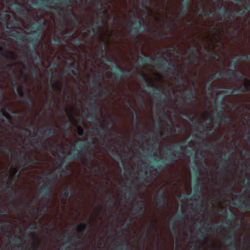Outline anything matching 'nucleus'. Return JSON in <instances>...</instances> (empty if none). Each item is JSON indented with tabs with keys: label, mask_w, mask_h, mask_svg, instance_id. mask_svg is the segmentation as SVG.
Masks as SVG:
<instances>
[{
	"label": "nucleus",
	"mask_w": 250,
	"mask_h": 250,
	"mask_svg": "<svg viewBox=\"0 0 250 250\" xmlns=\"http://www.w3.org/2000/svg\"><path fill=\"white\" fill-rule=\"evenodd\" d=\"M117 74L113 73V79L116 83L121 82L123 75L128 76L131 73L130 69H125L120 66H117Z\"/></svg>",
	"instance_id": "9d476101"
},
{
	"label": "nucleus",
	"mask_w": 250,
	"mask_h": 250,
	"mask_svg": "<svg viewBox=\"0 0 250 250\" xmlns=\"http://www.w3.org/2000/svg\"><path fill=\"white\" fill-rule=\"evenodd\" d=\"M203 188V183L200 181L199 185L195 188L194 192L192 194L193 197H199L202 196Z\"/></svg>",
	"instance_id": "473e14b6"
},
{
	"label": "nucleus",
	"mask_w": 250,
	"mask_h": 250,
	"mask_svg": "<svg viewBox=\"0 0 250 250\" xmlns=\"http://www.w3.org/2000/svg\"><path fill=\"white\" fill-rule=\"evenodd\" d=\"M176 83L181 84L183 85L185 83V80L183 77L181 76L179 74L174 77Z\"/></svg>",
	"instance_id": "864d4df0"
},
{
	"label": "nucleus",
	"mask_w": 250,
	"mask_h": 250,
	"mask_svg": "<svg viewBox=\"0 0 250 250\" xmlns=\"http://www.w3.org/2000/svg\"><path fill=\"white\" fill-rule=\"evenodd\" d=\"M229 10V8L225 5L224 4H222L218 9V12L220 14L221 16H226L228 11Z\"/></svg>",
	"instance_id": "c03bdc74"
},
{
	"label": "nucleus",
	"mask_w": 250,
	"mask_h": 250,
	"mask_svg": "<svg viewBox=\"0 0 250 250\" xmlns=\"http://www.w3.org/2000/svg\"><path fill=\"white\" fill-rule=\"evenodd\" d=\"M0 146L3 148V151L8 154L11 157L13 156V150L12 149L8 146H5L0 144Z\"/></svg>",
	"instance_id": "a18cd8bd"
},
{
	"label": "nucleus",
	"mask_w": 250,
	"mask_h": 250,
	"mask_svg": "<svg viewBox=\"0 0 250 250\" xmlns=\"http://www.w3.org/2000/svg\"><path fill=\"white\" fill-rule=\"evenodd\" d=\"M231 235L233 236V238H231L229 237H227L226 242L229 245L235 246L236 244L235 233L234 232L232 233Z\"/></svg>",
	"instance_id": "37998d69"
},
{
	"label": "nucleus",
	"mask_w": 250,
	"mask_h": 250,
	"mask_svg": "<svg viewBox=\"0 0 250 250\" xmlns=\"http://www.w3.org/2000/svg\"><path fill=\"white\" fill-rule=\"evenodd\" d=\"M22 100L23 103L26 104L28 107H31L34 106L36 104V102L31 99L29 94L27 95V96Z\"/></svg>",
	"instance_id": "f704fd0d"
},
{
	"label": "nucleus",
	"mask_w": 250,
	"mask_h": 250,
	"mask_svg": "<svg viewBox=\"0 0 250 250\" xmlns=\"http://www.w3.org/2000/svg\"><path fill=\"white\" fill-rule=\"evenodd\" d=\"M201 222H199L198 223L196 224V228L198 229L201 232H202V233L203 234V230H205L206 232H211V230H210V229L211 228H212V227H214V228H215L216 229H218L219 228V225H213L212 224H207L206 223H204V225L205 226H207V227H205L204 228H202L201 227Z\"/></svg>",
	"instance_id": "4be33fe9"
},
{
	"label": "nucleus",
	"mask_w": 250,
	"mask_h": 250,
	"mask_svg": "<svg viewBox=\"0 0 250 250\" xmlns=\"http://www.w3.org/2000/svg\"><path fill=\"white\" fill-rule=\"evenodd\" d=\"M215 119L216 123L218 125H227L229 124L231 121L230 117L225 113H222L220 115H219L218 114H216L215 117Z\"/></svg>",
	"instance_id": "ddd939ff"
},
{
	"label": "nucleus",
	"mask_w": 250,
	"mask_h": 250,
	"mask_svg": "<svg viewBox=\"0 0 250 250\" xmlns=\"http://www.w3.org/2000/svg\"><path fill=\"white\" fill-rule=\"evenodd\" d=\"M184 215L185 213L184 211L181 210L180 212L174 217V218L173 219V222H175L184 221L185 220Z\"/></svg>",
	"instance_id": "a19ab883"
},
{
	"label": "nucleus",
	"mask_w": 250,
	"mask_h": 250,
	"mask_svg": "<svg viewBox=\"0 0 250 250\" xmlns=\"http://www.w3.org/2000/svg\"><path fill=\"white\" fill-rule=\"evenodd\" d=\"M105 45L103 44V43H101L99 45V46L97 48V51L100 53L101 54L104 55H105V51H104V49H105Z\"/></svg>",
	"instance_id": "13d9d810"
},
{
	"label": "nucleus",
	"mask_w": 250,
	"mask_h": 250,
	"mask_svg": "<svg viewBox=\"0 0 250 250\" xmlns=\"http://www.w3.org/2000/svg\"><path fill=\"white\" fill-rule=\"evenodd\" d=\"M66 7L67 8L66 12L62 14L63 15V17L64 16L67 17L70 14V13H71L72 11H74L73 9V6L72 5L69 4Z\"/></svg>",
	"instance_id": "4d7b16f0"
},
{
	"label": "nucleus",
	"mask_w": 250,
	"mask_h": 250,
	"mask_svg": "<svg viewBox=\"0 0 250 250\" xmlns=\"http://www.w3.org/2000/svg\"><path fill=\"white\" fill-rule=\"evenodd\" d=\"M7 66L9 68V69H7L4 67H3L2 68V70L3 72H10L12 73V74L9 76V80L10 83L13 85L15 89H16L17 87H19L17 85V72L12 68V65L11 64H7Z\"/></svg>",
	"instance_id": "9b49d317"
},
{
	"label": "nucleus",
	"mask_w": 250,
	"mask_h": 250,
	"mask_svg": "<svg viewBox=\"0 0 250 250\" xmlns=\"http://www.w3.org/2000/svg\"><path fill=\"white\" fill-rule=\"evenodd\" d=\"M195 47L194 46H191L190 47V49L188 51V53L193 55L192 57H189L188 58V59L189 61H191L192 63L193 64L198 63L200 60L199 57L197 55V54L195 53Z\"/></svg>",
	"instance_id": "5701e85b"
},
{
	"label": "nucleus",
	"mask_w": 250,
	"mask_h": 250,
	"mask_svg": "<svg viewBox=\"0 0 250 250\" xmlns=\"http://www.w3.org/2000/svg\"><path fill=\"white\" fill-rule=\"evenodd\" d=\"M15 90L17 92L19 96L22 99L25 98L27 95H28L25 91V87L23 82H22L21 85L18 87H17Z\"/></svg>",
	"instance_id": "c756f323"
},
{
	"label": "nucleus",
	"mask_w": 250,
	"mask_h": 250,
	"mask_svg": "<svg viewBox=\"0 0 250 250\" xmlns=\"http://www.w3.org/2000/svg\"><path fill=\"white\" fill-rule=\"evenodd\" d=\"M91 131L94 132L95 135L100 139L106 136V131L104 126L101 125L99 128H92Z\"/></svg>",
	"instance_id": "a878e982"
},
{
	"label": "nucleus",
	"mask_w": 250,
	"mask_h": 250,
	"mask_svg": "<svg viewBox=\"0 0 250 250\" xmlns=\"http://www.w3.org/2000/svg\"><path fill=\"white\" fill-rule=\"evenodd\" d=\"M77 128L78 135L80 136H83L84 133V130L83 128L80 125H77Z\"/></svg>",
	"instance_id": "680f3d73"
},
{
	"label": "nucleus",
	"mask_w": 250,
	"mask_h": 250,
	"mask_svg": "<svg viewBox=\"0 0 250 250\" xmlns=\"http://www.w3.org/2000/svg\"><path fill=\"white\" fill-rule=\"evenodd\" d=\"M197 13L203 18L209 16L210 13L209 11L205 9L204 7L198 10Z\"/></svg>",
	"instance_id": "ea45409f"
},
{
	"label": "nucleus",
	"mask_w": 250,
	"mask_h": 250,
	"mask_svg": "<svg viewBox=\"0 0 250 250\" xmlns=\"http://www.w3.org/2000/svg\"><path fill=\"white\" fill-rule=\"evenodd\" d=\"M75 26H73L71 30L68 29L64 30V32H62V34L63 35V36H62V37H63L62 39H65V40L66 39L70 40L73 36V32L75 29Z\"/></svg>",
	"instance_id": "c9c22d12"
},
{
	"label": "nucleus",
	"mask_w": 250,
	"mask_h": 250,
	"mask_svg": "<svg viewBox=\"0 0 250 250\" xmlns=\"http://www.w3.org/2000/svg\"><path fill=\"white\" fill-rule=\"evenodd\" d=\"M76 230L78 232H85L88 231V227L86 224L82 223L77 226Z\"/></svg>",
	"instance_id": "58836bf2"
},
{
	"label": "nucleus",
	"mask_w": 250,
	"mask_h": 250,
	"mask_svg": "<svg viewBox=\"0 0 250 250\" xmlns=\"http://www.w3.org/2000/svg\"><path fill=\"white\" fill-rule=\"evenodd\" d=\"M104 59H105V61L107 62V63L108 64L111 65L113 67L116 66V68H113L112 69V70L116 71L117 70V66H119L116 62H114L112 60L106 57L105 56H104L103 57Z\"/></svg>",
	"instance_id": "49530a36"
},
{
	"label": "nucleus",
	"mask_w": 250,
	"mask_h": 250,
	"mask_svg": "<svg viewBox=\"0 0 250 250\" xmlns=\"http://www.w3.org/2000/svg\"><path fill=\"white\" fill-rule=\"evenodd\" d=\"M61 196L64 198H71L73 197L72 189L69 187L63 189L61 192Z\"/></svg>",
	"instance_id": "72a5a7b5"
},
{
	"label": "nucleus",
	"mask_w": 250,
	"mask_h": 250,
	"mask_svg": "<svg viewBox=\"0 0 250 250\" xmlns=\"http://www.w3.org/2000/svg\"><path fill=\"white\" fill-rule=\"evenodd\" d=\"M93 146H87L86 144L80 143L77 148H74L73 150L68 153L63 158V164L57 167V173L61 177L62 173L66 175L68 173V169L66 168V165L71 161L78 160L79 162L87 168V164H91L93 161V157L91 150L93 148Z\"/></svg>",
	"instance_id": "f257e3e1"
},
{
	"label": "nucleus",
	"mask_w": 250,
	"mask_h": 250,
	"mask_svg": "<svg viewBox=\"0 0 250 250\" xmlns=\"http://www.w3.org/2000/svg\"><path fill=\"white\" fill-rule=\"evenodd\" d=\"M89 112L92 113L94 115L93 118V121L94 123L99 122V119L96 116L98 112L99 111V104L96 99L91 98L89 99Z\"/></svg>",
	"instance_id": "1a4fd4ad"
},
{
	"label": "nucleus",
	"mask_w": 250,
	"mask_h": 250,
	"mask_svg": "<svg viewBox=\"0 0 250 250\" xmlns=\"http://www.w3.org/2000/svg\"><path fill=\"white\" fill-rule=\"evenodd\" d=\"M89 30H88V36L89 38H93L98 35L97 28L95 26V24L92 22H88L87 23Z\"/></svg>",
	"instance_id": "393cba45"
},
{
	"label": "nucleus",
	"mask_w": 250,
	"mask_h": 250,
	"mask_svg": "<svg viewBox=\"0 0 250 250\" xmlns=\"http://www.w3.org/2000/svg\"><path fill=\"white\" fill-rule=\"evenodd\" d=\"M146 205L145 202L142 201L141 204L136 206L133 210V214L136 217H141L146 212Z\"/></svg>",
	"instance_id": "4468645a"
},
{
	"label": "nucleus",
	"mask_w": 250,
	"mask_h": 250,
	"mask_svg": "<svg viewBox=\"0 0 250 250\" xmlns=\"http://www.w3.org/2000/svg\"><path fill=\"white\" fill-rule=\"evenodd\" d=\"M45 25V21L43 20H39L31 23L30 25L32 30L27 37L30 41L31 50L27 52V53L34 56V59L37 62L40 61L38 56L35 53V47L37 43L42 39V33Z\"/></svg>",
	"instance_id": "f03ea898"
},
{
	"label": "nucleus",
	"mask_w": 250,
	"mask_h": 250,
	"mask_svg": "<svg viewBox=\"0 0 250 250\" xmlns=\"http://www.w3.org/2000/svg\"><path fill=\"white\" fill-rule=\"evenodd\" d=\"M139 79L144 82L149 87V91L155 94V99L157 102H162L166 99V95L161 92V89L160 87L156 86L154 84H151V81L149 79L147 75L145 73H141L139 77Z\"/></svg>",
	"instance_id": "39448f33"
},
{
	"label": "nucleus",
	"mask_w": 250,
	"mask_h": 250,
	"mask_svg": "<svg viewBox=\"0 0 250 250\" xmlns=\"http://www.w3.org/2000/svg\"><path fill=\"white\" fill-rule=\"evenodd\" d=\"M63 240H66V241L65 243V244H64V245L63 246V247L61 249H59V250H67V249L68 248H69L70 244L68 241V236H67V235L64 236V237H63Z\"/></svg>",
	"instance_id": "6e6d98bb"
},
{
	"label": "nucleus",
	"mask_w": 250,
	"mask_h": 250,
	"mask_svg": "<svg viewBox=\"0 0 250 250\" xmlns=\"http://www.w3.org/2000/svg\"><path fill=\"white\" fill-rule=\"evenodd\" d=\"M78 68L74 66V63H71L69 66H67L63 71L65 75L70 76L72 78L76 77L77 75V71Z\"/></svg>",
	"instance_id": "6ab92c4d"
},
{
	"label": "nucleus",
	"mask_w": 250,
	"mask_h": 250,
	"mask_svg": "<svg viewBox=\"0 0 250 250\" xmlns=\"http://www.w3.org/2000/svg\"><path fill=\"white\" fill-rule=\"evenodd\" d=\"M89 86L90 87L96 88V93L99 92L100 91V89L99 88L103 87V84L99 82L96 81H91L89 82Z\"/></svg>",
	"instance_id": "4c0bfd02"
},
{
	"label": "nucleus",
	"mask_w": 250,
	"mask_h": 250,
	"mask_svg": "<svg viewBox=\"0 0 250 250\" xmlns=\"http://www.w3.org/2000/svg\"><path fill=\"white\" fill-rule=\"evenodd\" d=\"M22 160L19 161L20 165L22 166L23 169H27L30 167L34 164V159L29 155L21 156Z\"/></svg>",
	"instance_id": "2eb2a0df"
},
{
	"label": "nucleus",
	"mask_w": 250,
	"mask_h": 250,
	"mask_svg": "<svg viewBox=\"0 0 250 250\" xmlns=\"http://www.w3.org/2000/svg\"><path fill=\"white\" fill-rule=\"evenodd\" d=\"M157 203L158 206L161 208H164L167 205V202L166 198H159L157 200Z\"/></svg>",
	"instance_id": "09e8293b"
},
{
	"label": "nucleus",
	"mask_w": 250,
	"mask_h": 250,
	"mask_svg": "<svg viewBox=\"0 0 250 250\" xmlns=\"http://www.w3.org/2000/svg\"><path fill=\"white\" fill-rule=\"evenodd\" d=\"M189 5V0H186L181 4V8L180 9L179 15L180 16L185 15L188 11V7Z\"/></svg>",
	"instance_id": "2f4dec72"
},
{
	"label": "nucleus",
	"mask_w": 250,
	"mask_h": 250,
	"mask_svg": "<svg viewBox=\"0 0 250 250\" xmlns=\"http://www.w3.org/2000/svg\"><path fill=\"white\" fill-rule=\"evenodd\" d=\"M30 137L31 139H30L29 142L30 143H34L37 144L39 142L40 138H41V136H40V138L35 136H30Z\"/></svg>",
	"instance_id": "338daca9"
},
{
	"label": "nucleus",
	"mask_w": 250,
	"mask_h": 250,
	"mask_svg": "<svg viewBox=\"0 0 250 250\" xmlns=\"http://www.w3.org/2000/svg\"><path fill=\"white\" fill-rule=\"evenodd\" d=\"M51 78V88L53 91L60 94L62 92L63 83L57 80V77L53 73L48 74Z\"/></svg>",
	"instance_id": "6e6552de"
},
{
	"label": "nucleus",
	"mask_w": 250,
	"mask_h": 250,
	"mask_svg": "<svg viewBox=\"0 0 250 250\" xmlns=\"http://www.w3.org/2000/svg\"><path fill=\"white\" fill-rule=\"evenodd\" d=\"M68 21L67 19H65L62 20V21L59 24L58 27L56 28L55 34L62 37L63 36L62 32H64V30L63 29L64 26H67Z\"/></svg>",
	"instance_id": "bb28decb"
},
{
	"label": "nucleus",
	"mask_w": 250,
	"mask_h": 250,
	"mask_svg": "<svg viewBox=\"0 0 250 250\" xmlns=\"http://www.w3.org/2000/svg\"><path fill=\"white\" fill-rule=\"evenodd\" d=\"M235 11H229L227 13L226 16L230 21H234L235 20V16L234 15Z\"/></svg>",
	"instance_id": "052dcab7"
},
{
	"label": "nucleus",
	"mask_w": 250,
	"mask_h": 250,
	"mask_svg": "<svg viewBox=\"0 0 250 250\" xmlns=\"http://www.w3.org/2000/svg\"><path fill=\"white\" fill-rule=\"evenodd\" d=\"M117 242L119 244L117 245V249L116 250H127L129 245L127 241L123 244H120V240H118Z\"/></svg>",
	"instance_id": "79ce46f5"
},
{
	"label": "nucleus",
	"mask_w": 250,
	"mask_h": 250,
	"mask_svg": "<svg viewBox=\"0 0 250 250\" xmlns=\"http://www.w3.org/2000/svg\"><path fill=\"white\" fill-rule=\"evenodd\" d=\"M21 65L23 68L24 70H27L30 73H31L34 78L37 79L38 78L39 75L38 71L37 69L31 64L30 63L29 65H26L25 63H21Z\"/></svg>",
	"instance_id": "aec40b11"
},
{
	"label": "nucleus",
	"mask_w": 250,
	"mask_h": 250,
	"mask_svg": "<svg viewBox=\"0 0 250 250\" xmlns=\"http://www.w3.org/2000/svg\"><path fill=\"white\" fill-rule=\"evenodd\" d=\"M188 152L191 156L194 158L193 163L196 166V167H194V169L195 170L196 174L198 177H200L201 176L202 174L198 167V163L195 157L197 153V150L194 148H192Z\"/></svg>",
	"instance_id": "b1692460"
},
{
	"label": "nucleus",
	"mask_w": 250,
	"mask_h": 250,
	"mask_svg": "<svg viewBox=\"0 0 250 250\" xmlns=\"http://www.w3.org/2000/svg\"><path fill=\"white\" fill-rule=\"evenodd\" d=\"M215 104H217V107L219 109V113H221V115L222 113H224V111H225V108L224 105V104L222 103V101H220L218 103H217L215 102Z\"/></svg>",
	"instance_id": "603ef678"
},
{
	"label": "nucleus",
	"mask_w": 250,
	"mask_h": 250,
	"mask_svg": "<svg viewBox=\"0 0 250 250\" xmlns=\"http://www.w3.org/2000/svg\"><path fill=\"white\" fill-rule=\"evenodd\" d=\"M234 204L243 210L250 209V199L249 198L247 200L245 198L243 200H239L234 203Z\"/></svg>",
	"instance_id": "a211bd4d"
},
{
	"label": "nucleus",
	"mask_w": 250,
	"mask_h": 250,
	"mask_svg": "<svg viewBox=\"0 0 250 250\" xmlns=\"http://www.w3.org/2000/svg\"><path fill=\"white\" fill-rule=\"evenodd\" d=\"M225 77H227L233 80L238 81L235 73L234 72H230L228 74H225Z\"/></svg>",
	"instance_id": "5fc2aeb1"
},
{
	"label": "nucleus",
	"mask_w": 250,
	"mask_h": 250,
	"mask_svg": "<svg viewBox=\"0 0 250 250\" xmlns=\"http://www.w3.org/2000/svg\"><path fill=\"white\" fill-rule=\"evenodd\" d=\"M1 115L5 118V119H2L1 120V123H2V124L3 125H4L5 126H7L10 124L11 123V116L9 115V114H8L7 112L5 111Z\"/></svg>",
	"instance_id": "e433bc0d"
},
{
	"label": "nucleus",
	"mask_w": 250,
	"mask_h": 250,
	"mask_svg": "<svg viewBox=\"0 0 250 250\" xmlns=\"http://www.w3.org/2000/svg\"><path fill=\"white\" fill-rule=\"evenodd\" d=\"M72 16L74 18V26H76L77 23L78 21L79 17L77 13H76L74 11H72L71 13Z\"/></svg>",
	"instance_id": "774afa93"
},
{
	"label": "nucleus",
	"mask_w": 250,
	"mask_h": 250,
	"mask_svg": "<svg viewBox=\"0 0 250 250\" xmlns=\"http://www.w3.org/2000/svg\"><path fill=\"white\" fill-rule=\"evenodd\" d=\"M150 0H142L141 5L145 9L147 10Z\"/></svg>",
	"instance_id": "e2e57ef3"
},
{
	"label": "nucleus",
	"mask_w": 250,
	"mask_h": 250,
	"mask_svg": "<svg viewBox=\"0 0 250 250\" xmlns=\"http://www.w3.org/2000/svg\"><path fill=\"white\" fill-rule=\"evenodd\" d=\"M141 53L144 56H145V54L144 53V52L143 51H142ZM153 60H154L152 58H150V57L148 58H146L145 57H139V62L142 63H144L146 62H150Z\"/></svg>",
	"instance_id": "de8ad7c7"
},
{
	"label": "nucleus",
	"mask_w": 250,
	"mask_h": 250,
	"mask_svg": "<svg viewBox=\"0 0 250 250\" xmlns=\"http://www.w3.org/2000/svg\"><path fill=\"white\" fill-rule=\"evenodd\" d=\"M228 216L229 217V219L225 222L226 223L227 222H231L235 218L236 215L233 213L232 211L230 209L229 213L228 214Z\"/></svg>",
	"instance_id": "bf43d9fd"
},
{
	"label": "nucleus",
	"mask_w": 250,
	"mask_h": 250,
	"mask_svg": "<svg viewBox=\"0 0 250 250\" xmlns=\"http://www.w3.org/2000/svg\"><path fill=\"white\" fill-rule=\"evenodd\" d=\"M173 147L175 148L173 150L167 148L163 159L156 165V167L160 170L167 168L172 163H177L179 160L178 155L181 154V151L184 150L185 146L178 145Z\"/></svg>",
	"instance_id": "20e7f679"
},
{
	"label": "nucleus",
	"mask_w": 250,
	"mask_h": 250,
	"mask_svg": "<svg viewBox=\"0 0 250 250\" xmlns=\"http://www.w3.org/2000/svg\"><path fill=\"white\" fill-rule=\"evenodd\" d=\"M87 168L92 170L95 173L98 174H101L106 169L105 166H101L100 165L98 166L97 168H96L94 166L90 164H87Z\"/></svg>",
	"instance_id": "7c9ffc66"
},
{
	"label": "nucleus",
	"mask_w": 250,
	"mask_h": 250,
	"mask_svg": "<svg viewBox=\"0 0 250 250\" xmlns=\"http://www.w3.org/2000/svg\"><path fill=\"white\" fill-rule=\"evenodd\" d=\"M104 17L103 15H101L100 19L96 20L93 23L95 24V26L98 29L99 27L102 26L104 24L103 21Z\"/></svg>",
	"instance_id": "8fccbe9b"
},
{
	"label": "nucleus",
	"mask_w": 250,
	"mask_h": 250,
	"mask_svg": "<svg viewBox=\"0 0 250 250\" xmlns=\"http://www.w3.org/2000/svg\"><path fill=\"white\" fill-rule=\"evenodd\" d=\"M29 1L31 5L37 8H41L44 10L51 8L55 9L57 14L59 16L60 21L63 19V15L61 13L70 3V0H29Z\"/></svg>",
	"instance_id": "7ed1b4c3"
},
{
	"label": "nucleus",
	"mask_w": 250,
	"mask_h": 250,
	"mask_svg": "<svg viewBox=\"0 0 250 250\" xmlns=\"http://www.w3.org/2000/svg\"><path fill=\"white\" fill-rule=\"evenodd\" d=\"M13 184L9 186L2 185L1 191L5 192L11 197H19L23 194V192L21 190H15L13 189Z\"/></svg>",
	"instance_id": "f8f14e48"
},
{
	"label": "nucleus",
	"mask_w": 250,
	"mask_h": 250,
	"mask_svg": "<svg viewBox=\"0 0 250 250\" xmlns=\"http://www.w3.org/2000/svg\"><path fill=\"white\" fill-rule=\"evenodd\" d=\"M68 88V83H67L66 84L64 85V91L63 92V95L64 96V102L65 100V99H69L70 98V96L68 95L67 90Z\"/></svg>",
	"instance_id": "0e129e2a"
},
{
	"label": "nucleus",
	"mask_w": 250,
	"mask_h": 250,
	"mask_svg": "<svg viewBox=\"0 0 250 250\" xmlns=\"http://www.w3.org/2000/svg\"><path fill=\"white\" fill-rule=\"evenodd\" d=\"M238 89L240 93L249 92V89L247 88L244 83L243 85L238 87Z\"/></svg>",
	"instance_id": "69168bd1"
},
{
	"label": "nucleus",
	"mask_w": 250,
	"mask_h": 250,
	"mask_svg": "<svg viewBox=\"0 0 250 250\" xmlns=\"http://www.w3.org/2000/svg\"><path fill=\"white\" fill-rule=\"evenodd\" d=\"M158 61L161 62V64L158 66V68L162 71L167 72L168 70H171L168 73L170 75H173L174 73L177 71L174 62H168L164 59H159Z\"/></svg>",
	"instance_id": "0eeeda50"
},
{
	"label": "nucleus",
	"mask_w": 250,
	"mask_h": 250,
	"mask_svg": "<svg viewBox=\"0 0 250 250\" xmlns=\"http://www.w3.org/2000/svg\"><path fill=\"white\" fill-rule=\"evenodd\" d=\"M55 133V131L49 125L46 126L44 131L42 129H40L38 131V134L41 135V138H43V137L45 138L51 137L54 136Z\"/></svg>",
	"instance_id": "f3484780"
},
{
	"label": "nucleus",
	"mask_w": 250,
	"mask_h": 250,
	"mask_svg": "<svg viewBox=\"0 0 250 250\" xmlns=\"http://www.w3.org/2000/svg\"><path fill=\"white\" fill-rule=\"evenodd\" d=\"M70 41L71 44H75L79 48L81 47L83 43L86 42V40L83 37H80L79 36L73 35Z\"/></svg>",
	"instance_id": "412c9836"
},
{
	"label": "nucleus",
	"mask_w": 250,
	"mask_h": 250,
	"mask_svg": "<svg viewBox=\"0 0 250 250\" xmlns=\"http://www.w3.org/2000/svg\"><path fill=\"white\" fill-rule=\"evenodd\" d=\"M54 182V181L47 184H39V197L42 201H49L51 196V186L53 185Z\"/></svg>",
	"instance_id": "423d86ee"
},
{
	"label": "nucleus",
	"mask_w": 250,
	"mask_h": 250,
	"mask_svg": "<svg viewBox=\"0 0 250 250\" xmlns=\"http://www.w3.org/2000/svg\"><path fill=\"white\" fill-rule=\"evenodd\" d=\"M106 203L108 207H112L114 206L115 202H114V199L113 196H112L110 194L107 197V198L106 199Z\"/></svg>",
	"instance_id": "3c124183"
},
{
	"label": "nucleus",
	"mask_w": 250,
	"mask_h": 250,
	"mask_svg": "<svg viewBox=\"0 0 250 250\" xmlns=\"http://www.w3.org/2000/svg\"><path fill=\"white\" fill-rule=\"evenodd\" d=\"M8 30L6 32L11 37H13L18 40L20 42H23V40L22 39V33L16 30H10V27L7 25L6 27Z\"/></svg>",
	"instance_id": "dca6fc26"
},
{
	"label": "nucleus",
	"mask_w": 250,
	"mask_h": 250,
	"mask_svg": "<svg viewBox=\"0 0 250 250\" xmlns=\"http://www.w3.org/2000/svg\"><path fill=\"white\" fill-rule=\"evenodd\" d=\"M187 95L186 99L188 100V103H194L196 100V95L197 94V91L195 89H194L192 91H188L187 92Z\"/></svg>",
	"instance_id": "cd10ccee"
},
{
	"label": "nucleus",
	"mask_w": 250,
	"mask_h": 250,
	"mask_svg": "<svg viewBox=\"0 0 250 250\" xmlns=\"http://www.w3.org/2000/svg\"><path fill=\"white\" fill-rule=\"evenodd\" d=\"M52 39L53 44L56 45H62L67 42L65 39H62V37L56 34L53 36Z\"/></svg>",
	"instance_id": "c85d7f7f"
}]
</instances>
